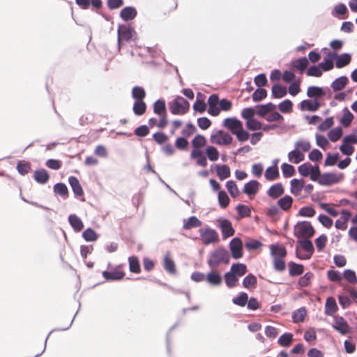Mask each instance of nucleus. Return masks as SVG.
Here are the masks:
<instances>
[{"label":"nucleus","mask_w":357,"mask_h":357,"mask_svg":"<svg viewBox=\"0 0 357 357\" xmlns=\"http://www.w3.org/2000/svg\"><path fill=\"white\" fill-rule=\"evenodd\" d=\"M202 221L199 220L196 216H191L188 219L183 220V227L185 229H191L192 228L199 227L202 226Z\"/></svg>","instance_id":"nucleus-28"},{"label":"nucleus","mask_w":357,"mask_h":357,"mask_svg":"<svg viewBox=\"0 0 357 357\" xmlns=\"http://www.w3.org/2000/svg\"><path fill=\"white\" fill-rule=\"evenodd\" d=\"M220 227L223 238H228L234 234L235 231L232 227L231 222L227 219L220 220Z\"/></svg>","instance_id":"nucleus-14"},{"label":"nucleus","mask_w":357,"mask_h":357,"mask_svg":"<svg viewBox=\"0 0 357 357\" xmlns=\"http://www.w3.org/2000/svg\"><path fill=\"white\" fill-rule=\"evenodd\" d=\"M287 89L280 84H275L272 86V97L274 98H282L287 95Z\"/></svg>","instance_id":"nucleus-33"},{"label":"nucleus","mask_w":357,"mask_h":357,"mask_svg":"<svg viewBox=\"0 0 357 357\" xmlns=\"http://www.w3.org/2000/svg\"><path fill=\"white\" fill-rule=\"evenodd\" d=\"M224 279L227 287L229 289L236 287L238 281L237 275L235 274L234 271H231V269H230L229 272L225 274Z\"/></svg>","instance_id":"nucleus-24"},{"label":"nucleus","mask_w":357,"mask_h":357,"mask_svg":"<svg viewBox=\"0 0 357 357\" xmlns=\"http://www.w3.org/2000/svg\"><path fill=\"white\" fill-rule=\"evenodd\" d=\"M307 96L309 98H314L317 100L319 98L326 96V92L322 87L312 86L308 87L307 90Z\"/></svg>","instance_id":"nucleus-16"},{"label":"nucleus","mask_w":357,"mask_h":357,"mask_svg":"<svg viewBox=\"0 0 357 357\" xmlns=\"http://www.w3.org/2000/svg\"><path fill=\"white\" fill-rule=\"evenodd\" d=\"M278 167H268L265 172V178L267 181H273L279 176Z\"/></svg>","instance_id":"nucleus-41"},{"label":"nucleus","mask_w":357,"mask_h":357,"mask_svg":"<svg viewBox=\"0 0 357 357\" xmlns=\"http://www.w3.org/2000/svg\"><path fill=\"white\" fill-rule=\"evenodd\" d=\"M206 153L208 159L211 161H216L219 157V152L216 148L209 146L206 149Z\"/></svg>","instance_id":"nucleus-58"},{"label":"nucleus","mask_w":357,"mask_h":357,"mask_svg":"<svg viewBox=\"0 0 357 357\" xmlns=\"http://www.w3.org/2000/svg\"><path fill=\"white\" fill-rule=\"evenodd\" d=\"M306 316V310L302 307L292 312L291 319L294 323H299L303 321Z\"/></svg>","instance_id":"nucleus-37"},{"label":"nucleus","mask_w":357,"mask_h":357,"mask_svg":"<svg viewBox=\"0 0 357 357\" xmlns=\"http://www.w3.org/2000/svg\"><path fill=\"white\" fill-rule=\"evenodd\" d=\"M169 109L174 115L185 114L189 109V102L181 96H176L169 103Z\"/></svg>","instance_id":"nucleus-4"},{"label":"nucleus","mask_w":357,"mask_h":357,"mask_svg":"<svg viewBox=\"0 0 357 357\" xmlns=\"http://www.w3.org/2000/svg\"><path fill=\"white\" fill-rule=\"evenodd\" d=\"M217 175L220 180H224L230 176L231 172L230 169L227 165H222L221 166L216 165Z\"/></svg>","instance_id":"nucleus-36"},{"label":"nucleus","mask_w":357,"mask_h":357,"mask_svg":"<svg viewBox=\"0 0 357 357\" xmlns=\"http://www.w3.org/2000/svg\"><path fill=\"white\" fill-rule=\"evenodd\" d=\"M229 260V252L222 248H218L211 253L208 264L211 266L227 265Z\"/></svg>","instance_id":"nucleus-2"},{"label":"nucleus","mask_w":357,"mask_h":357,"mask_svg":"<svg viewBox=\"0 0 357 357\" xmlns=\"http://www.w3.org/2000/svg\"><path fill=\"white\" fill-rule=\"evenodd\" d=\"M199 235L205 245H209L218 241L219 236L217 231L210 227L199 229Z\"/></svg>","instance_id":"nucleus-7"},{"label":"nucleus","mask_w":357,"mask_h":357,"mask_svg":"<svg viewBox=\"0 0 357 357\" xmlns=\"http://www.w3.org/2000/svg\"><path fill=\"white\" fill-rule=\"evenodd\" d=\"M257 282V278L254 275L250 273L244 278L242 284L243 287L249 289L251 287H255Z\"/></svg>","instance_id":"nucleus-48"},{"label":"nucleus","mask_w":357,"mask_h":357,"mask_svg":"<svg viewBox=\"0 0 357 357\" xmlns=\"http://www.w3.org/2000/svg\"><path fill=\"white\" fill-rule=\"evenodd\" d=\"M146 105L143 100H135L133 104V112L137 116H141L146 112Z\"/></svg>","instance_id":"nucleus-38"},{"label":"nucleus","mask_w":357,"mask_h":357,"mask_svg":"<svg viewBox=\"0 0 357 357\" xmlns=\"http://www.w3.org/2000/svg\"><path fill=\"white\" fill-rule=\"evenodd\" d=\"M218 202L221 208H226L229 204V197L225 191H219Z\"/></svg>","instance_id":"nucleus-57"},{"label":"nucleus","mask_w":357,"mask_h":357,"mask_svg":"<svg viewBox=\"0 0 357 357\" xmlns=\"http://www.w3.org/2000/svg\"><path fill=\"white\" fill-rule=\"evenodd\" d=\"M117 33L119 46H120L121 40L129 41L132 38L134 35L136 34L133 29L126 25L119 26L117 30Z\"/></svg>","instance_id":"nucleus-9"},{"label":"nucleus","mask_w":357,"mask_h":357,"mask_svg":"<svg viewBox=\"0 0 357 357\" xmlns=\"http://www.w3.org/2000/svg\"><path fill=\"white\" fill-rule=\"evenodd\" d=\"M321 107V103L317 99L303 100L300 103V109L302 111L316 112Z\"/></svg>","instance_id":"nucleus-13"},{"label":"nucleus","mask_w":357,"mask_h":357,"mask_svg":"<svg viewBox=\"0 0 357 357\" xmlns=\"http://www.w3.org/2000/svg\"><path fill=\"white\" fill-rule=\"evenodd\" d=\"M282 172L285 178L292 176L295 173V169L293 165L288 163H283L281 165Z\"/></svg>","instance_id":"nucleus-53"},{"label":"nucleus","mask_w":357,"mask_h":357,"mask_svg":"<svg viewBox=\"0 0 357 357\" xmlns=\"http://www.w3.org/2000/svg\"><path fill=\"white\" fill-rule=\"evenodd\" d=\"M132 96L136 100H143L146 96V93L142 87L136 86L132 89Z\"/></svg>","instance_id":"nucleus-49"},{"label":"nucleus","mask_w":357,"mask_h":357,"mask_svg":"<svg viewBox=\"0 0 357 357\" xmlns=\"http://www.w3.org/2000/svg\"><path fill=\"white\" fill-rule=\"evenodd\" d=\"M262 243L257 239H248L245 243V247L248 251H254L260 249Z\"/></svg>","instance_id":"nucleus-44"},{"label":"nucleus","mask_w":357,"mask_h":357,"mask_svg":"<svg viewBox=\"0 0 357 357\" xmlns=\"http://www.w3.org/2000/svg\"><path fill=\"white\" fill-rule=\"evenodd\" d=\"M332 327L342 335L350 333V327L343 317L336 316L334 317V324Z\"/></svg>","instance_id":"nucleus-8"},{"label":"nucleus","mask_w":357,"mask_h":357,"mask_svg":"<svg viewBox=\"0 0 357 357\" xmlns=\"http://www.w3.org/2000/svg\"><path fill=\"white\" fill-rule=\"evenodd\" d=\"M294 340V335L291 333H283L278 340V343L283 347H288Z\"/></svg>","instance_id":"nucleus-34"},{"label":"nucleus","mask_w":357,"mask_h":357,"mask_svg":"<svg viewBox=\"0 0 357 357\" xmlns=\"http://www.w3.org/2000/svg\"><path fill=\"white\" fill-rule=\"evenodd\" d=\"M343 112V116L340 119V123L344 127H347L351 124L354 119V115L349 112V110L347 107L344 108Z\"/></svg>","instance_id":"nucleus-42"},{"label":"nucleus","mask_w":357,"mask_h":357,"mask_svg":"<svg viewBox=\"0 0 357 357\" xmlns=\"http://www.w3.org/2000/svg\"><path fill=\"white\" fill-rule=\"evenodd\" d=\"M206 143V140L203 135H197L192 141L193 148L203 147Z\"/></svg>","instance_id":"nucleus-61"},{"label":"nucleus","mask_w":357,"mask_h":357,"mask_svg":"<svg viewBox=\"0 0 357 357\" xmlns=\"http://www.w3.org/2000/svg\"><path fill=\"white\" fill-rule=\"evenodd\" d=\"M248 301V295L245 292L239 293L238 296L232 298V303L240 307H244Z\"/></svg>","instance_id":"nucleus-39"},{"label":"nucleus","mask_w":357,"mask_h":357,"mask_svg":"<svg viewBox=\"0 0 357 357\" xmlns=\"http://www.w3.org/2000/svg\"><path fill=\"white\" fill-rule=\"evenodd\" d=\"M342 277H344V279L351 284L357 283L356 273L351 269H345L342 274Z\"/></svg>","instance_id":"nucleus-51"},{"label":"nucleus","mask_w":357,"mask_h":357,"mask_svg":"<svg viewBox=\"0 0 357 357\" xmlns=\"http://www.w3.org/2000/svg\"><path fill=\"white\" fill-rule=\"evenodd\" d=\"M68 222L75 232L80 231L84 227L83 222L75 214H71L68 216Z\"/></svg>","instance_id":"nucleus-23"},{"label":"nucleus","mask_w":357,"mask_h":357,"mask_svg":"<svg viewBox=\"0 0 357 357\" xmlns=\"http://www.w3.org/2000/svg\"><path fill=\"white\" fill-rule=\"evenodd\" d=\"M342 178L341 175L329 172L321 174L319 179V183L321 185H331L338 183Z\"/></svg>","instance_id":"nucleus-12"},{"label":"nucleus","mask_w":357,"mask_h":357,"mask_svg":"<svg viewBox=\"0 0 357 357\" xmlns=\"http://www.w3.org/2000/svg\"><path fill=\"white\" fill-rule=\"evenodd\" d=\"M229 248L231 256L234 259H238L243 256V243L239 238L235 237L230 241Z\"/></svg>","instance_id":"nucleus-11"},{"label":"nucleus","mask_w":357,"mask_h":357,"mask_svg":"<svg viewBox=\"0 0 357 357\" xmlns=\"http://www.w3.org/2000/svg\"><path fill=\"white\" fill-rule=\"evenodd\" d=\"M222 126L227 128L240 142L248 140L250 134L243 128V123L236 117L227 118L223 121Z\"/></svg>","instance_id":"nucleus-1"},{"label":"nucleus","mask_w":357,"mask_h":357,"mask_svg":"<svg viewBox=\"0 0 357 357\" xmlns=\"http://www.w3.org/2000/svg\"><path fill=\"white\" fill-rule=\"evenodd\" d=\"M125 275L123 271H119V269L105 270L102 272V276L105 279L111 281L121 280Z\"/></svg>","instance_id":"nucleus-15"},{"label":"nucleus","mask_w":357,"mask_h":357,"mask_svg":"<svg viewBox=\"0 0 357 357\" xmlns=\"http://www.w3.org/2000/svg\"><path fill=\"white\" fill-rule=\"evenodd\" d=\"M312 277L313 274L311 272L306 273L298 280V285L299 287H305L308 286Z\"/></svg>","instance_id":"nucleus-60"},{"label":"nucleus","mask_w":357,"mask_h":357,"mask_svg":"<svg viewBox=\"0 0 357 357\" xmlns=\"http://www.w3.org/2000/svg\"><path fill=\"white\" fill-rule=\"evenodd\" d=\"M293 203V199L289 195H285L284 197L278 200V206L283 211H288L291 208Z\"/></svg>","instance_id":"nucleus-31"},{"label":"nucleus","mask_w":357,"mask_h":357,"mask_svg":"<svg viewBox=\"0 0 357 357\" xmlns=\"http://www.w3.org/2000/svg\"><path fill=\"white\" fill-rule=\"evenodd\" d=\"M304 188V181L302 179L294 178L291 181L290 191L294 195H298Z\"/></svg>","instance_id":"nucleus-30"},{"label":"nucleus","mask_w":357,"mask_h":357,"mask_svg":"<svg viewBox=\"0 0 357 357\" xmlns=\"http://www.w3.org/2000/svg\"><path fill=\"white\" fill-rule=\"evenodd\" d=\"M311 148V144L309 141L307 140H298L295 143V149L298 151L301 150L303 152H307L310 151Z\"/></svg>","instance_id":"nucleus-55"},{"label":"nucleus","mask_w":357,"mask_h":357,"mask_svg":"<svg viewBox=\"0 0 357 357\" xmlns=\"http://www.w3.org/2000/svg\"><path fill=\"white\" fill-rule=\"evenodd\" d=\"M314 233L311 223L307 221L298 222L294 227V234L298 238H308Z\"/></svg>","instance_id":"nucleus-5"},{"label":"nucleus","mask_w":357,"mask_h":357,"mask_svg":"<svg viewBox=\"0 0 357 357\" xmlns=\"http://www.w3.org/2000/svg\"><path fill=\"white\" fill-rule=\"evenodd\" d=\"M342 135V129L341 127H336L331 130L328 133V139L333 142H337Z\"/></svg>","instance_id":"nucleus-45"},{"label":"nucleus","mask_w":357,"mask_h":357,"mask_svg":"<svg viewBox=\"0 0 357 357\" xmlns=\"http://www.w3.org/2000/svg\"><path fill=\"white\" fill-rule=\"evenodd\" d=\"M153 112L159 116L166 114V106L164 100L159 99L154 102Z\"/></svg>","instance_id":"nucleus-40"},{"label":"nucleus","mask_w":357,"mask_h":357,"mask_svg":"<svg viewBox=\"0 0 357 357\" xmlns=\"http://www.w3.org/2000/svg\"><path fill=\"white\" fill-rule=\"evenodd\" d=\"M267 96V91L264 89H257L252 95L254 102H259L265 98Z\"/></svg>","instance_id":"nucleus-56"},{"label":"nucleus","mask_w":357,"mask_h":357,"mask_svg":"<svg viewBox=\"0 0 357 357\" xmlns=\"http://www.w3.org/2000/svg\"><path fill=\"white\" fill-rule=\"evenodd\" d=\"M300 243H301L303 250L305 252V256L303 257L301 255V252H302V250H300L298 248L296 250V256L300 259H309L313 252L312 243L310 240L305 238L304 240L301 241Z\"/></svg>","instance_id":"nucleus-10"},{"label":"nucleus","mask_w":357,"mask_h":357,"mask_svg":"<svg viewBox=\"0 0 357 357\" xmlns=\"http://www.w3.org/2000/svg\"><path fill=\"white\" fill-rule=\"evenodd\" d=\"M54 192L56 195H59L61 197H66L68 196V190L66 184L63 183H58L54 186Z\"/></svg>","instance_id":"nucleus-47"},{"label":"nucleus","mask_w":357,"mask_h":357,"mask_svg":"<svg viewBox=\"0 0 357 357\" xmlns=\"http://www.w3.org/2000/svg\"><path fill=\"white\" fill-rule=\"evenodd\" d=\"M275 107L276 106L271 102L264 105H257L255 107L257 110V114L261 117H263L268 112L274 110L275 109Z\"/></svg>","instance_id":"nucleus-27"},{"label":"nucleus","mask_w":357,"mask_h":357,"mask_svg":"<svg viewBox=\"0 0 357 357\" xmlns=\"http://www.w3.org/2000/svg\"><path fill=\"white\" fill-rule=\"evenodd\" d=\"M33 177L37 183L45 184L48 181L50 175L45 169H39L34 171Z\"/></svg>","instance_id":"nucleus-17"},{"label":"nucleus","mask_w":357,"mask_h":357,"mask_svg":"<svg viewBox=\"0 0 357 357\" xmlns=\"http://www.w3.org/2000/svg\"><path fill=\"white\" fill-rule=\"evenodd\" d=\"M137 10L132 6H127L123 8L120 13V17L124 21H130L137 16Z\"/></svg>","instance_id":"nucleus-19"},{"label":"nucleus","mask_w":357,"mask_h":357,"mask_svg":"<svg viewBox=\"0 0 357 357\" xmlns=\"http://www.w3.org/2000/svg\"><path fill=\"white\" fill-rule=\"evenodd\" d=\"M259 183L257 181H250L244 185L243 192L249 196L255 195L259 189Z\"/></svg>","instance_id":"nucleus-20"},{"label":"nucleus","mask_w":357,"mask_h":357,"mask_svg":"<svg viewBox=\"0 0 357 357\" xmlns=\"http://www.w3.org/2000/svg\"><path fill=\"white\" fill-rule=\"evenodd\" d=\"M305 158L303 153L298 150H293L289 152L288 159L289 161L295 164L302 162Z\"/></svg>","instance_id":"nucleus-35"},{"label":"nucleus","mask_w":357,"mask_h":357,"mask_svg":"<svg viewBox=\"0 0 357 357\" xmlns=\"http://www.w3.org/2000/svg\"><path fill=\"white\" fill-rule=\"evenodd\" d=\"M337 56L336 53H329L327 57L324 58V61L321 62L319 66L324 71H328L333 68V59Z\"/></svg>","instance_id":"nucleus-22"},{"label":"nucleus","mask_w":357,"mask_h":357,"mask_svg":"<svg viewBox=\"0 0 357 357\" xmlns=\"http://www.w3.org/2000/svg\"><path fill=\"white\" fill-rule=\"evenodd\" d=\"M312 165L309 162H305L301 165L298 167V171L301 175L303 176H307L310 174V170H312Z\"/></svg>","instance_id":"nucleus-63"},{"label":"nucleus","mask_w":357,"mask_h":357,"mask_svg":"<svg viewBox=\"0 0 357 357\" xmlns=\"http://www.w3.org/2000/svg\"><path fill=\"white\" fill-rule=\"evenodd\" d=\"M68 182L75 196H82L84 194L79 180L75 176H70Z\"/></svg>","instance_id":"nucleus-25"},{"label":"nucleus","mask_w":357,"mask_h":357,"mask_svg":"<svg viewBox=\"0 0 357 357\" xmlns=\"http://www.w3.org/2000/svg\"><path fill=\"white\" fill-rule=\"evenodd\" d=\"M82 237L86 241L93 242L97 240L98 236L93 229L88 228L83 231Z\"/></svg>","instance_id":"nucleus-46"},{"label":"nucleus","mask_w":357,"mask_h":357,"mask_svg":"<svg viewBox=\"0 0 357 357\" xmlns=\"http://www.w3.org/2000/svg\"><path fill=\"white\" fill-rule=\"evenodd\" d=\"M241 117L246 120V121L253 119L254 116L257 114L256 108L246 107L241 111Z\"/></svg>","instance_id":"nucleus-52"},{"label":"nucleus","mask_w":357,"mask_h":357,"mask_svg":"<svg viewBox=\"0 0 357 357\" xmlns=\"http://www.w3.org/2000/svg\"><path fill=\"white\" fill-rule=\"evenodd\" d=\"M210 141L212 144L227 146L232 142L233 138L228 132L220 130L211 134Z\"/></svg>","instance_id":"nucleus-6"},{"label":"nucleus","mask_w":357,"mask_h":357,"mask_svg":"<svg viewBox=\"0 0 357 357\" xmlns=\"http://www.w3.org/2000/svg\"><path fill=\"white\" fill-rule=\"evenodd\" d=\"M206 280L209 284L213 286H218L221 284L222 282L221 275L218 272L214 271L209 272L206 275Z\"/></svg>","instance_id":"nucleus-26"},{"label":"nucleus","mask_w":357,"mask_h":357,"mask_svg":"<svg viewBox=\"0 0 357 357\" xmlns=\"http://www.w3.org/2000/svg\"><path fill=\"white\" fill-rule=\"evenodd\" d=\"M337 58L335 61V66L337 68H343L347 66L351 62V55L348 53L342 54L340 56L335 57Z\"/></svg>","instance_id":"nucleus-32"},{"label":"nucleus","mask_w":357,"mask_h":357,"mask_svg":"<svg viewBox=\"0 0 357 357\" xmlns=\"http://www.w3.org/2000/svg\"><path fill=\"white\" fill-rule=\"evenodd\" d=\"M236 209L237 211L238 216L241 218L250 217L251 215L250 208L246 205L238 204L236 207Z\"/></svg>","instance_id":"nucleus-50"},{"label":"nucleus","mask_w":357,"mask_h":357,"mask_svg":"<svg viewBox=\"0 0 357 357\" xmlns=\"http://www.w3.org/2000/svg\"><path fill=\"white\" fill-rule=\"evenodd\" d=\"M270 250L274 268H285L284 259L287 255L286 248L282 245L273 244L270 247Z\"/></svg>","instance_id":"nucleus-3"},{"label":"nucleus","mask_w":357,"mask_h":357,"mask_svg":"<svg viewBox=\"0 0 357 357\" xmlns=\"http://www.w3.org/2000/svg\"><path fill=\"white\" fill-rule=\"evenodd\" d=\"M246 127L250 130H258L261 129L262 124L255 119L246 121Z\"/></svg>","instance_id":"nucleus-62"},{"label":"nucleus","mask_w":357,"mask_h":357,"mask_svg":"<svg viewBox=\"0 0 357 357\" xmlns=\"http://www.w3.org/2000/svg\"><path fill=\"white\" fill-rule=\"evenodd\" d=\"M284 188L280 183L271 185L267 191V195L273 199H277L284 194Z\"/></svg>","instance_id":"nucleus-18"},{"label":"nucleus","mask_w":357,"mask_h":357,"mask_svg":"<svg viewBox=\"0 0 357 357\" xmlns=\"http://www.w3.org/2000/svg\"><path fill=\"white\" fill-rule=\"evenodd\" d=\"M293 104L290 100H284L278 105L280 111L282 113H288L292 110Z\"/></svg>","instance_id":"nucleus-59"},{"label":"nucleus","mask_w":357,"mask_h":357,"mask_svg":"<svg viewBox=\"0 0 357 357\" xmlns=\"http://www.w3.org/2000/svg\"><path fill=\"white\" fill-rule=\"evenodd\" d=\"M338 310L336 301L333 297H328L325 304L324 313L328 316H333Z\"/></svg>","instance_id":"nucleus-21"},{"label":"nucleus","mask_w":357,"mask_h":357,"mask_svg":"<svg viewBox=\"0 0 357 357\" xmlns=\"http://www.w3.org/2000/svg\"><path fill=\"white\" fill-rule=\"evenodd\" d=\"M306 73L308 76L310 77H319L322 75V70L319 66H312L307 69Z\"/></svg>","instance_id":"nucleus-64"},{"label":"nucleus","mask_w":357,"mask_h":357,"mask_svg":"<svg viewBox=\"0 0 357 357\" xmlns=\"http://www.w3.org/2000/svg\"><path fill=\"white\" fill-rule=\"evenodd\" d=\"M348 82V78L346 76H341L337 79H335L332 83H331V88L333 91H341L342 90Z\"/></svg>","instance_id":"nucleus-29"},{"label":"nucleus","mask_w":357,"mask_h":357,"mask_svg":"<svg viewBox=\"0 0 357 357\" xmlns=\"http://www.w3.org/2000/svg\"><path fill=\"white\" fill-rule=\"evenodd\" d=\"M226 188L231 197H236L238 195L239 190L234 181H227Z\"/></svg>","instance_id":"nucleus-54"},{"label":"nucleus","mask_w":357,"mask_h":357,"mask_svg":"<svg viewBox=\"0 0 357 357\" xmlns=\"http://www.w3.org/2000/svg\"><path fill=\"white\" fill-rule=\"evenodd\" d=\"M308 65V60L305 57H301L294 62L293 67L301 73H303Z\"/></svg>","instance_id":"nucleus-43"}]
</instances>
